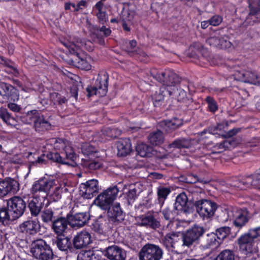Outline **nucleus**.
Here are the masks:
<instances>
[{"instance_id":"1","label":"nucleus","mask_w":260,"mask_h":260,"mask_svg":"<svg viewBox=\"0 0 260 260\" xmlns=\"http://www.w3.org/2000/svg\"><path fill=\"white\" fill-rule=\"evenodd\" d=\"M260 238L254 228L241 235L236 243L239 251L243 255L242 260H257L260 258L257 245Z\"/></svg>"},{"instance_id":"64","label":"nucleus","mask_w":260,"mask_h":260,"mask_svg":"<svg viewBox=\"0 0 260 260\" xmlns=\"http://www.w3.org/2000/svg\"><path fill=\"white\" fill-rule=\"evenodd\" d=\"M222 17L218 15H215L209 19L211 25L216 26L220 25L222 21Z\"/></svg>"},{"instance_id":"48","label":"nucleus","mask_w":260,"mask_h":260,"mask_svg":"<svg viewBox=\"0 0 260 260\" xmlns=\"http://www.w3.org/2000/svg\"><path fill=\"white\" fill-rule=\"evenodd\" d=\"M221 243L217 239V236L214 232L206 235L205 243L203 245L205 249H214L218 247Z\"/></svg>"},{"instance_id":"58","label":"nucleus","mask_w":260,"mask_h":260,"mask_svg":"<svg viewBox=\"0 0 260 260\" xmlns=\"http://www.w3.org/2000/svg\"><path fill=\"white\" fill-rule=\"evenodd\" d=\"M150 150L151 148L144 143L138 144L136 147L137 154L143 157L149 156Z\"/></svg>"},{"instance_id":"62","label":"nucleus","mask_w":260,"mask_h":260,"mask_svg":"<svg viewBox=\"0 0 260 260\" xmlns=\"http://www.w3.org/2000/svg\"><path fill=\"white\" fill-rule=\"evenodd\" d=\"M199 180V178L197 175L189 173L184 177L183 181L188 184H194L198 182Z\"/></svg>"},{"instance_id":"24","label":"nucleus","mask_w":260,"mask_h":260,"mask_svg":"<svg viewBox=\"0 0 260 260\" xmlns=\"http://www.w3.org/2000/svg\"><path fill=\"white\" fill-rule=\"evenodd\" d=\"M249 12L246 17L245 23L253 25L260 21V1L249 5Z\"/></svg>"},{"instance_id":"18","label":"nucleus","mask_w":260,"mask_h":260,"mask_svg":"<svg viewBox=\"0 0 260 260\" xmlns=\"http://www.w3.org/2000/svg\"><path fill=\"white\" fill-rule=\"evenodd\" d=\"M102 250L104 256L109 260H125L126 258L125 250L115 244L109 246Z\"/></svg>"},{"instance_id":"15","label":"nucleus","mask_w":260,"mask_h":260,"mask_svg":"<svg viewBox=\"0 0 260 260\" xmlns=\"http://www.w3.org/2000/svg\"><path fill=\"white\" fill-rule=\"evenodd\" d=\"M123 46L126 52L131 56L138 57L141 61L147 60L148 56L143 49L137 45L135 40H126Z\"/></svg>"},{"instance_id":"50","label":"nucleus","mask_w":260,"mask_h":260,"mask_svg":"<svg viewBox=\"0 0 260 260\" xmlns=\"http://www.w3.org/2000/svg\"><path fill=\"white\" fill-rule=\"evenodd\" d=\"M81 152L85 156V158L88 157H98L99 152L96 148L88 143H85L81 145Z\"/></svg>"},{"instance_id":"29","label":"nucleus","mask_w":260,"mask_h":260,"mask_svg":"<svg viewBox=\"0 0 260 260\" xmlns=\"http://www.w3.org/2000/svg\"><path fill=\"white\" fill-rule=\"evenodd\" d=\"M109 75L106 72L98 75L94 85L99 90L100 96H105L108 92Z\"/></svg>"},{"instance_id":"26","label":"nucleus","mask_w":260,"mask_h":260,"mask_svg":"<svg viewBox=\"0 0 260 260\" xmlns=\"http://www.w3.org/2000/svg\"><path fill=\"white\" fill-rule=\"evenodd\" d=\"M82 250L78 254L77 260H106L103 250Z\"/></svg>"},{"instance_id":"16","label":"nucleus","mask_w":260,"mask_h":260,"mask_svg":"<svg viewBox=\"0 0 260 260\" xmlns=\"http://www.w3.org/2000/svg\"><path fill=\"white\" fill-rule=\"evenodd\" d=\"M91 242V237L88 232L82 231L78 233L72 239L74 253H77L78 250L85 248Z\"/></svg>"},{"instance_id":"31","label":"nucleus","mask_w":260,"mask_h":260,"mask_svg":"<svg viewBox=\"0 0 260 260\" xmlns=\"http://www.w3.org/2000/svg\"><path fill=\"white\" fill-rule=\"evenodd\" d=\"M238 76L242 82L260 85V75L255 72L242 71L238 73Z\"/></svg>"},{"instance_id":"12","label":"nucleus","mask_w":260,"mask_h":260,"mask_svg":"<svg viewBox=\"0 0 260 260\" xmlns=\"http://www.w3.org/2000/svg\"><path fill=\"white\" fill-rule=\"evenodd\" d=\"M104 211H107L108 220L112 225H118L124 220L125 213L118 202H115Z\"/></svg>"},{"instance_id":"4","label":"nucleus","mask_w":260,"mask_h":260,"mask_svg":"<svg viewBox=\"0 0 260 260\" xmlns=\"http://www.w3.org/2000/svg\"><path fill=\"white\" fill-rule=\"evenodd\" d=\"M30 252L38 260H53L57 257L51 246L42 239L32 241L30 245Z\"/></svg>"},{"instance_id":"42","label":"nucleus","mask_w":260,"mask_h":260,"mask_svg":"<svg viewBox=\"0 0 260 260\" xmlns=\"http://www.w3.org/2000/svg\"><path fill=\"white\" fill-rule=\"evenodd\" d=\"M202 193V189L201 188H194L190 189L188 191V197H189V203H191L196 208L197 205L200 204L204 199H202L201 194Z\"/></svg>"},{"instance_id":"3","label":"nucleus","mask_w":260,"mask_h":260,"mask_svg":"<svg viewBox=\"0 0 260 260\" xmlns=\"http://www.w3.org/2000/svg\"><path fill=\"white\" fill-rule=\"evenodd\" d=\"M61 42L68 49L70 53L74 55V58L71 59L73 66L79 69L86 71L90 70L91 69V64L87 60V54L82 51L80 46L68 41Z\"/></svg>"},{"instance_id":"61","label":"nucleus","mask_w":260,"mask_h":260,"mask_svg":"<svg viewBox=\"0 0 260 260\" xmlns=\"http://www.w3.org/2000/svg\"><path fill=\"white\" fill-rule=\"evenodd\" d=\"M219 48L231 51L234 48V47L230 41L225 39L224 38H221Z\"/></svg>"},{"instance_id":"25","label":"nucleus","mask_w":260,"mask_h":260,"mask_svg":"<svg viewBox=\"0 0 260 260\" xmlns=\"http://www.w3.org/2000/svg\"><path fill=\"white\" fill-rule=\"evenodd\" d=\"M45 200L42 201L40 198L33 196L28 200L27 208L31 216L38 217L41 214L44 206Z\"/></svg>"},{"instance_id":"2","label":"nucleus","mask_w":260,"mask_h":260,"mask_svg":"<svg viewBox=\"0 0 260 260\" xmlns=\"http://www.w3.org/2000/svg\"><path fill=\"white\" fill-rule=\"evenodd\" d=\"M151 77L161 83V87H165L169 90H176V85L180 82L179 77L173 71L170 70H158L152 69L150 71Z\"/></svg>"},{"instance_id":"47","label":"nucleus","mask_w":260,"mask_h":260,"mask_svg":"<svg viewBox=\"0 0 260 260\" xmlns=\"http://www.w3.org/2000/svg\"><path fill=\"white\" fill-rule=\"evenodd\" d=\"M49 95L51 104H52L53 106L55 107L62 106L66 104L68 102V99L64 96L58 92L50 93Z\"/></svg>"},{"instance_id":"30","label":"nucleus","mask_w":260,"mask_h":260,"mask_svg":"<svg viewBox=\"0 0 260 260\" xmlns=\"http://www.w3.org/2000/svg\"><path fill=\"white\" fill-rule=\"evenodd\" d=\"M33 127L37 133L43 134L51 129V124L44 115L40 113L35 119Z\"/></svg>"},{"instance_id":"44","label":"nucleus","mask_w":260,"mask_h":260,"mask_svg":"<svg viewBox=\"0 0 260 260\" xmlns=\"http://www.w3.org/2000/svg\"><path fill=\"white\" fill-rule=\"evenodd\" d=\"M0 118L7 125L11 126H15L17 125V121L16 118L9 112L6 108L1 107Z\"/></svg>"},{"instance_id":"37","label":"nucleus","mask_w":260,"mask_h":260,"mask_svg":"<svg viewBox=\"0 0 260 260\" xmlns=\"http://www.w3.org/2000/svg\"><path fill=\"white\" fill-rule=\"evenodd\" d=\"M190 52L189 56L193 58H197L199 60L205 59L207 55H205L207 51L203 47L202 45L199 42H195L191 45L189 48Z\"/></svg>"},{"instance_id":"36","label":"nucleus","mask_w":260,"mask_h":260,"mask_svg":"<svg viewBox=\"0 0 260 260\" xmlns=\"http://www.w3.org/2000/svg\"><path fill=\"white\" fill-rule=\"evenodd\" d=\"M110 224H111L107 221L105 217L100 216L92 223V229L98 233L103 234L112 228Z\"/></svg>"},{"instance_id":"7","label":"nucleus","mask_w":260,"mask_h":260,"mask_svg":"<svg viewBox=\"0 0 260 260\" xmlns=\"http://www.w3.org/2000/svg\"><path fill=\"white\" fill-rule=\"evenodd\" d=\"M54 183L55 181L53 179L45 177L41 178L33 183L30 192L34 197H41L42 199H46L50 189L53 187Z\"/></svg>"},{"instance_id":"8","label":"nucleus","mask_w":260,"mask_h":260,"mask_svg":"<svg viewBox=\"0 0 260 260\" xmlns=\"http://www.w3.org/2000/svg\"><path fill=\"white\" fill-rule=\"evenodd\" d=\"M205 232L206 229L204 227L198 224L193 225L183 233V245L189 247L193 244H199Z\"/></svg>"},{"instance_id":"13","label":"nucleus","mask_w":260,"mask_h":260,"mask_svg":"<svg viewBox=\"0 0 260 260\" xmlns=\"http://www.w3.org/2000/svg\"><path fill=\"white\" fill-rule=\"evenodd\" d=\"M217 204L210 200L204 199L196 208L197 212L203 220L212 217L217 209Z\"/></svg>"},{"instance_id":"40","label":"nucleus","mask_w":260,"mask_h":260,"mask_svg":"<svg viewBox=\"0 0 260 260\" xmlns=\"http://www.w3.org/2000/svg\"><path fill=\"white\" fill-rule=\"evenodd\" d=\"M179 240V234L174 232H170L167 233L162 238V242L168 249L174 248V245Z\"/></svg>"},{"instance_id":"57","label":"nucleus","mask_w":260,"mask_h":260,"mask_svg":"<svg viewBox=\"0 0 260 260\" xmlns=\"http://www.w3.org/2000/svg\"><path fill=\"white\" fill-rule=\"evenodd\" d=\"M178 85H176V90H175L174 93L171 96H174L176 98L177 101L179 102H185L188 100L186 91L182 89L181 87H178Z\"/></svg>"},{"instance_id":"23","label":"nucleus","mask_w":260,"mask_h":260,"mask_svg":"<svg viewBox=\"0 0 260 260\" xmlns=\"http://www.w3.org/2000/svg\"><path fill=\"white\" fill-rule=\"evenodd\" d=\"M53 243L58 249L66 253H74L71 238L64 235L57 236L53 240Z\"/></svg>"},{"instance_id":"46","label":"nucleus","mask_w":260,"mask_h":260,"mask_svg":"<svg viewBox=\"0 0 260 260\" xmlns=\"http://www.w3.org/2000/svg\"><path fill=\"white\" fill-rule=\"evenodd\" d=\"M46 152H44L40 156H38L36 159L35 156L36 153L28 152L27 157L29 160V164L31 166H37L39 165H46L48 163L47 159H45Z\"/></svg>"},{"instance_id":"6","label":"nucleus","mask_w":260,"mask_h":260,"mask_svg":"<svg viewBox=\"0 0 260 260\" xmlns=\"http://www.w3.org/2000/svg\"><path fill=\"white\" fill-rule=\"evenodd\" d=\"M47 146L53 145L54 150H62L60 152L64 155L73 163H75L77 154L71 146V142L64 138H52L47 141Z\"/></svg>"},{"instance_id":"51","label":"nucleus","mask_w":260,"mask_h":260,"mask_svg":"<svg viewBox=\"0 0 260 260\" xmlns=\"http://www.w3.org/2000/svg\"><path fill=\"white\" fill-rule=\"evenodd\" d=\"M170 193L171 189L169 187L159 186L157 188V202L160 207H162Z\"/></svg>"},{"instance_id":"43","label":"nucleus","mask_w":260,"mask_h":260,"mask_svg":"<svg viewBox=\"0 0 260 260\" xmlns=\"http://www.w3.org/2000/svg\"><path fill=\"white\" fill-rule=\"evenodd\" d=\"M164 134L160 130L152 132L148 137V142L153 146H159L161 145L164 143Z\"/></svg>"},{"instance_id":"19","label":"nucleus","mask_w":260,"mask_h":260,"mask_svg":"<svg viewBox=\"0 0 260 260\" xmlns=\"http://www.w3.org/2000/svg\"><path fill=\"white\" fill-rule=\"evenodd\" d=\"M68 225H70V221L67 215L66 217L57 216L51 224V227L52 231L57 236L64 235L67 233Z\"/></svg>"},{"instance_id":"10","label":"nucleus","mask_w":260,"mask_h":260,"mask_svg":"<svg viewBox=\"0 0 260 260\" xmlns=\"http://www.w3.org/2000/svg\"><path fill=\"white\" fill-rule=\"evenodd\" d=\"M25 199L20 196H14L7 201V205L11 211L13 219H17L24 213L26 208Z\"/></svg>"},{"instance_id":"52","label":"nucleus","mask_w":260,"mask_h":260,"mask_svg":"<svg viewBox=\"0 0 260 260\" xmlns=\"http://www.w3.org/2000/svg\"><path fill=\"white\" fill-rule=\"evenodd\" d=\"M190 145V142L188 139L184 138H179L174 140L169 144V148H188Z\"/></svg>"},{"instance_id":"49","label":"nucleus","mask_w":260,"mask_h":260,"mask_svg":"<svg viewBox=\"0 0 260 260\" xmlns=\"http://www.w3.org/2000/svg\"><path fill=\"white\" fill-rule=\"evenodd\" d=\"M57 216L54 215V212L51 208H48L47 206L41 213V218L42 221L47 224H51Z\"/></svg>"},{"instance_id":"41","label":"nucleus","mask_w":260,"mask_h":260,"mask_svg":"<svg viewBox=\"0 0 260 260\" xmlns=\"http://www.w3.org/2000/svg\"><path fill=\"white\" fill-rule=\"evenodd\" d=\"M13 219L11 211L7 205L0 207V223L4 225H9Z\"/></svg>"},{"instance_id":"28","label":"nucleus","mask_w":260,"mask_h":260,"mask_svg":"<svg viewBox=\"0 0 260 260\" xmlns=\"http://www.w3.org/2000/svg\"><path fill=\"white\" fill-rule=\"evenodd\" d=\"M183 124V120L177 117H174L170 120H164L160 122L159 126L167 134L180 127Z\"/></svg>"},{"instance_id":"63","label":"nucleus","mask_w":260,"mask_h":260,"mask_svg":"<svg viewBox=\"0 0 260 260\" xmlns=\"http://www.w3.org/2000/svg\"><path fill=\"white\" fill-rule=\"evenodd\" d=\"M86 91L88 98H90L94 95H98L99 96H100L98 89L94 85H88L86 88Z\"/></svg>"},{"instance_id":"17","label":"nucleus","mask_w":260,"mask_h":260,"mask_svg":"<svg viewBox=\"0 0 260 260\" xmlns=\"http://www.w3.org/2000/svg\"><path fill=\"white\" fill-rule=\"evenodd\" d=\"M0 95L5 100L15 102L19 98L18 90L10 84L0 82Z\"/></svg>"},{"instance_id":"20","label":"nucleus","mask_w":260,"mask_h":260,"mask_svg":"<svg viewBox=\"0 0 260 260\" xmlns=\"http://www.w3.org/2000/svg\"><path fill=\"white\" fill-rule=\"evenodd\" d=\"M40 230V222L37 218L29 219L24 221L18 227V231L20 233L27 235H34Z\"/></svg>"},{"instance_id":"35","label":"nucleus","mask_w":260,"mask_h":260,"mask_svg":"<svg viewBox=\"0 0 260 260\" xmlns=\"http://www.w3.org/2000/svg\"><path fill=\"white\" fill-rule=\"evenodd\" d=\"M111 33L110 28H107L104 25L102 27L95 26L93 27L92 34L94 38L97 39L98 42L101 45L105 44V38L109 37Z\"/></svg>"},{"instance_id":"27","label":"nucleus","mask_w":260,"mask_h":260,"mask_svg":"<svg viewBox=\"0 0 260 260\" xmlns=\"http://www.w3.org/2000/svg\"><path fill=\"white\" fill-rule=\"evenodd\" d=\"M174 93L173 90H169L165 87H160L158 90L156 91L151 96L152 101L155 107H160L165 105V99L169 95Z\"/></svg>"},{"instance_id":"60","label":"nucleus","mask_w":260,"mask_h":260,"mask_svg":"<svg viewBox=\"0 0 260 260\" xmlns=\"http://www.w3.org/2000/svg\"><path fill=\"white\" fill-rule=\"evenodd\" d=\"M221 39V38H219L215 36H211L207 39L206 42L207 44L211 47L219 48Z\"/></svg>"},{"instance_id":"53","label":"nucleus","mask_w":260,"mask_h":260,"mask_svg":"<svg viewBox=\"0 0 260 260\" xmlns=\"http://www.w3.org/2000/svg\"><path fill=\"white\" fill-rule=\"evenodd\" d=\"M236 257L235 251L225 249L221 251L214 260H235Z\"/></svg>"},{"instance_id":"59","label":"nucleus","mask_w":260,"mask_h":260,"mask_svg":"<svg viewBox=\"0 0 260 260\" xmlns=\"http://www.w3.org/2000/svg\"><path fill=\"white\" fill-rule=\"evenodd\" d=\"M205 101L208 104V111L212 113H215L218 109V106L215 100L210 96H208L205 99Z\"/></svg>"},{"instance_id":"56","label":"nucleus","mask_w":260,"mask_h":260,"mask_svg":"<svg viewBox=\"0 0 260 260\" xmlns=\"http://www.w3.org/2000/svg\"><path fill=\"white\" fill-rule=\"evenodd\" d=\"M231 228L229 226H221L215 230L214 234L217 236V239L219 242L222 243L223 240L231 233Z\"/></svg>"},{"instance_id":"39","label":"nucleus","mask_w":260,"mask_h":260,"mask_svg":"<svg viewBox=\"0 0 260 260\" xmlns=\"http://www.w3.org/2000/svg\"><path fill=\"white\" fill-rule=\"evenodd\" d=\"M46 152V158L51 162H56L61 165H68L69 162L67 160H70L66 158L64 155H62L61 152H57L56 150H53Z\"/></svg>"},{"instance_id":"11","label":"nucleus","mask_w":260,"mask_h":260,"mask_svg":"<svg viewBox=\"0 0 260 260\" xmlns=\"http://www.w3.org/2000/svg\"><path fill=\"white\" fill-rule=\"evenodd\" d=\"M101 189L99 182L95 179H90L84 183H82L79 187L80 194L86 199H91L97 196Z\"/></svg>"},{"instance_id":"14","label":"nucleus","mask_w":260,"mask_h":260,"mask_svg":"<svg viewBox=\"0 0 260 260\" xmlns=\"http://www.w3.org/2000/svg\"><path fill=\"white\" fill-rule=\"evenodd\" d=\"M18 181L11 177L0 179V198L9 194H15L19 190Z\"/></svg>"},{"instance_id":"22","label":"nucleus","mask_w":260,"mask_h":260,"mask_svg":"<svg viewBox=\"0 0 260 260\" xmlns=\"http://www.w3.org/2000/svg\"><path fill=\"white\" fill-rule=\"evenodd\" d=\"M189 197L185 192H182L179 194L175 200V202L173 205L174 208L176 210H178L181 214L183 213H189L191 210V207L189 206Z\"/></svg>"},{"instance_id":"34","label":"nucleus","mask_w":260,"mask_h":260,"mask_svg":"<svg viewBox=\"0 0 260 260\" xmlns=\"http://www.w3.org/2000/svg\"><path fill=\"white\" fill-rule=\"evenodd\" d=\"M249 217L248 212L243 210H238L233 214V225L240 229L248 222Z\"/></svg>"},{"instance_id":"5","label":"nucleus","mask_w":260,"mask_h":260,"mask_svg":"<svg viewBox=\"0 0 260 260\" xmlns=\"http://www.w3.org/2000/svg\"><path fill=\"white\" fill-rule=\"evenodd\" d=\"M119 191L116 185L110 186L98 194L94 200V204L102 210L114 204Z\"/></svg>"},{"instance_id":"38","label":"nucleus","mask_w":260,"mask_h":260,"mask_svg":"<svg viewBox=\"0 0 260 260\" xmlns=\"http://www.w3.org/2000/svg\"><path fill=\"white\" fill-rule=\"evenodd\" d=\"M81 165L88 171L99 169L102 167V163L97 157H88L81 159Z\"/></svg>"},{"instance_id":"9","label":"nucleus","mask_w":260,"mask_h":260,"mask_svg":"<svg viewBox=\"0 0 260 260\" xmlns=\"http://www.w3.org/2000/svg\"><path fill=\"white\" fill-rule=\"evenodd\" d=\"M164 251L158 245L146 243L139 253V260H160L163 257Z\"/></svg>"},{"instance_id":"21","label":"nucleus","mask_w":260,"mask_h":260,"mask_svg":"<svg viewBox=\"0 0 260 260\" xmlns=\"http://www.w3.org/2000/svg\"><path fill=\"white\" fill-rule=\"evenodd\" d=\"M71 211L67 214L68 219L70 221V226L72 228H81L85 225L89 219V215L87 212H79L75 214Z\"/></svg>"},{"instance_id":"54","label":"nucleus","mask_w":260,"mask_h":260,"mask_svg":"<svg viewBox=\"0 0 260 260\" xmlns=\"http://www.w3.org/2000/svg\"><path fill=\"white\" fill-rule=\"evenodd\" d=\"M93 8L98 10L95 16L97 17L98 22L100 24L104 25L108 20L106 12L103 11V7H102V4L100 3L95 4Z\"/></svg>"},{"instance_id":"32","label":"nucleus","mask_w":260,"mask_h":260,"mask_svg":"<svg viewBox=\"0 0 260 260\" xmlns=\"http://www.w3.org/2000/svg\"><path fill=\"white\" fill-rule=\"evenodd\" d=\"M117 156L124 157L129 154L132 151L131 141L129 138L121 139L117 142Z\"/></svg>"},{"instance_id":"45","label":"nucleus","mask_w":260,"mask_h":260,"mask_svg":"<svg viewBox=\"0 0 260 260\" xmlns=\"http://www.w3.org/2000/svg\"><path fill=\"white\" fill-rule=\"evenodd\" d=\"M40 113V112L37 110H30L20 116V119L23 123L31 124L33 123L34 124V121Z\"/></svg>"},{"instance_id":"33","label":"nucleus","mask_w":260,"mask_h":260,"mask_svg":"<svg viewBox=\"0 0 260 260\" xmlns=\"http://www.w3.org/2000/svg\"><path fill=\"white\" fill-rule=\"evenodd\" d=\"M139 218L141 226L148 227L153 230H156L160 227V222L155 218L153 214L142 215L139 217Z\"/></svg>"},{"instance_id":"55","label":"nucleus","mask_w":260,"mask_h":260,"mask_svg":"<svg viewBox=\"0 0 260 260\" xmlns=\"http://www.w3.org/2000/svg\"><path fill=\"white\" fill-rule=\"evenodd\" d=\"M161 213L165 220L169 222H171L174 219L176 216L181 214L180 212L174 209V206L173 207V209H171L169 207L164 208L161 211Z\"/></svg>"}]
</instances>
